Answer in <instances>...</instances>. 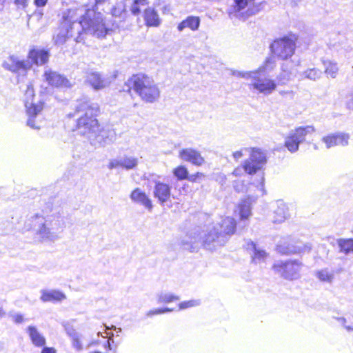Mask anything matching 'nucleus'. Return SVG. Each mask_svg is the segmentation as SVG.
<instances>
[{"mask_svg":"<svg viewBox=\"0 0 353 353\" xmlns=\"http://www.w3.org/2000/svg\"><path fill=\"white\" fill-rule=\"evenodd\" d=\"M321 75V70L315 68L307 69L299 74L301 79H307L312 81L319 79Z\"/></svg>","mask_w":353,"mask_h":353,"instance_id":"nucleus-33","label":"nucleus"},{"mask_svg":"<svg viewBox=\"0 0 353 353\" xmlns=\"http://www.w3.org/2000/svg\"><path fill=\"white\" fill-rule=\"evenodd\" d=\"M25 106L26 108V112L28 115L27 125L35 130H39L41 128V120L36 119L39 117L40 113L43 110V103L39 102L34 103L32 99L34 97V91L32 84L26 85L25 90Z\"/></svg>","mask_w":353,"mask_h":353,"instance_id":"nucleus-8","label":"nucleus"},{"mask_svg":"<svg viewBox=\"0 0 353 353\" xmlns=\"http://www.w3.org/2000/svg\"><path fill=\"white\" fill-rule=\"evenodd\" d=\"M257 192L254 195L248 196L247 199L242 200L239 204V215L241 220L248 219L252 214L251 204L257 197L263 196L265 193L264 189V178L261 177L259 184L256 186Z\"/></svg>","mask_w":353,"mask_h":353,"instance_id":"nucleus-14","label":"nucleus"},{"mask_svg":"<svg viewBox=\"0 0 353 353\" xmlns=\"http://www.w3.org/2000/svg\"><path fill=\"white\" fill-rule=\"evenodd\" d=\"M68 334L72 340V347L77 351L82 350L81 335L74 330H68Z\"/></svg>","mask_w":353,"mask_h":353,"instance_id":"nucleus-36","label":"nucleus"},{"mask_svg":"<svg viewBox=\"0 0 353 353\" xmlns=\"http://www.w3.org/2000/svg\"><path fill=\"white\" fill-rule=\"evenodd\" d=\"M236 223L234 219L227 216L221 220L216 225H213L219 229V232L221 235H225L227 241L229 238L234 233L236 230Z\"/></svg>","mask_w":353,"mask_h":353,"instance_id":"nucleus-19","label":"nucleus"},{"mask_svg":"<svg viewBox=\"0 0 353 353\" xmlns=\"http://www.w3.org/2000/svg\"><path fill=\"white\" fill-rule=\"evenodd\" d=\"M314 149H316V150H317V149H318V148H317V146H316V145H314Z\"/></svg>","mask_w":353,"mask_h":353,"instance_id":"nucleus-60","label":"nucleus"},{"mask_svg":"<svg viewBox=\"0 0 353 353\" xmlns=\"http://www.w3.org/2000/svg\"><path fill=\"white\" fill-rule=\"evenodd\" d=\"M315 132L313 125L300 126L292 130L285 138L284 145L291 153L297 152L308 135Z\"/></svg>","mask_w":353,"mask_h":353,"instance_id":"nucleus-11","label":"nucleus"},{"mask_svg":"<svg viewBox=\"0 0 353 353\" xmlns=\"http://www.w3.org/2000/svg\"><path fill=\"white\" fill-rule=\"evenodd\" d=\"M44 77L46 81L52 86L63 88H68L72 86L70 80L65 77L50 69L46 70Z\"/></svg>","mask_w":353,"mask_h":353,"instance_id":"nucleus-17","label":"nucleus"},{"mask_svg":"<svg viewBox=\"0 0 353 353\" xmlns=\"http://www.w3.org/2000/svg\"><path fill=\"white\" fill-rule=\"evenodd\" d=\"M74 113H70L69 117L79 116L76 125L77 132L90 141L97 131L99 121L95 118L99 112V106L86 97L76 101L74 104Z\"/></svg>","mask_w":353,"mask_h":353,"instance_id":"nucleus-3","label":"nucleus"},{"mask_svg":"<svg viewBox=\"0 0 353 353\" xmlns=\"http://www.w3.org/2000/svg\"><path fill=\"white\" fill-rule=\"evenodd\" d=\"M231 74L232 76L241 77L248 81H250L251 76L252 74V71H239V70H231Z\"/></svg>","mask_w":353,"mask_h":353,"instance_id":"nucleus-40","label":"nucleus"},{"mask_svg":"<svg viewBox=\"0 0 353 353\" xmlns=\"http://www.w3.org/2000/svg\"><path fill=\"white\" fill-rule=\"evenodd\" d=\"M265 163V154L259 149H252L249 159L243 163L242 167L235 168L232 174L239 176L242 175L243 172L248 174H254L259 170L263 169Z\"/></svg>","mask_w":353,"mask_h":353,"instance_id":"nucleus-9","label":"nucleus"},{"mask_svg":"<svg viewBox=\"0 0 353 353\" xmlns=\"http://www.w3.org/2000/svg\"><path fill=\"white\" fill-rule=\"evenodd\" d=\"M114 137V132L112 130L101 128L99 124L97 131L90 141L92 145L103 146L110 143L113 141Z\"/></svg>","mask_w":353,"mask_h":353,"instance_id":"nucleus-16","label":"nucleus"},{"mask_svg":"<svg viewBox=\"0 0 353 353\" xmlns=\"http://www.w3.org/2000/svg\"><path fill=\"white\" fill-rule=\"evenodd\" d=\"M112 14L113 16H116V17L118 16L119 14V9L117 8H113L112 10Z\"/></svg>","mask_w":353,"mask_h":353,"instance_id":"nucleus-53","label":"nucleus"},{"mask_svg":"<svg viewBox=\"0 0 353 353\" xmlns=\"http://www.w3.org/2000/svg\"><path fill=\"white\" fill-rule=\"evenodd\" d=\"M337 320L347 332H353V322L348 323L347 319L345 317H339Z\"/></svg>","mask_w":353,"mask_h":353,"instance_id":"nucleus-41","label":"nucleus"},{"mask_svg":"<svg viewBox=\"0 0 353 353\" xmlns=\"http://www.w3.org/2000/svg\"><path fill=\"white\" fill-rule=\"evenodd\" d=\"M147 4V0H134L130 7V11L133 14L137 15Z\"/></svg>","mask_w":353,"mask_h":353,"instance_id":"nucleus-37","label":"nucleus"},{"mask_svg":"<svg viewBox=\"0 0 353 353\" xmlns=\"http://www.w3.org/2000/svg\"><path fill=\"white\" fill-rule=\"evenodd\" d=\"M235 6L234 10L236 12H240L244 9L248 5V0H234Z\"/></svg>","mask_w":353,"mask_h":353,"instance_id":"nucleus-44","label":"nucleus"},{"mask_svg":"<svg viewBox=\"0 0 353 353\" xmlns=\"http://www.w3.org/2000/svg\"><path fill=\"white\" fill-rule=\"evenodd\" d=\"M303 264L299 260H288L276 261L273 265L275 272L287 280H296L301 277V271Z\"/></svg>","mask_w":353,"mask_h":353,"instance_id":"nucleus-12","label":"nucleus"},{"mask_svg":"<svg viewBox=\"0 0 353 353\" xmlns=\"http://www.w3.org/2000/svg\"><path fill=\"white\" fill-rule=\"evenodd\" d=\"M27 332L31 339L32 343L37 347H43L46 344V339L43 335L40 333L38 329L34 326H28Z\"/></svg>","mask_w":353,"mask_h":353,"instance_id":"nucleus-27","label":"nucleus"},{"mask_svg":"<svg viewBox=\"0 0 353 353\" xmlns=\"http://www.w3.org/2000/svg\"><path fill=\"white\" fill-rule=\"evenodd\" d=\"M337 244L340 252L346 255L353 254V239H339Z\"/></svg>","mask_w":353,"mask_h":353,"instance_id":"nucleus-30","label":"nucleus"},{"mask_svg":"<svg viewBox=\"0 0 353 353\" xmlns=\"http://www.w3.org/2000/svg\"><path fill=\"white\" fill-rule=\"evenodd\" d=\"M105 0H90V3H94V6L103 3Z\"/></svg>","mask_w":353,"mask_h":353,"instance_id":"nucleus-52","label":"nucleus"},{"mask_svg":"<svg viewBox=\"0 0 353 353\" xmlns=\"http://www.w3.org/2000/svg\"><path fill=\"white\" fill-rule=\"evenodd\" d=\"M250 247L253 250V255L252 258L254 263H260L265 261L268 257V254L264 250L257 248L253 242L248 244V248Z\"/></svg>","mask_w":353,"mask_h":353,"instance_id":"nucleus-31","label":"nucleus"},{"mask_svg":"<svg viewBox=\"0 0 353 353\" xmlns=\"http://www.w3.org/2000/svg\"><path fill=\"white\" fill-rule=\"evenodd\" d=\"M276 208L274 210L272 221L275 223L283 222L289 216L288 208L283 201H278Z\"/></svg>","mask_w":353,"mask_h":353,"instance_id":"nucleus-26","label":"nucleus"},{"mask_svg":"<svg viewBox=\"0 0 353 353\" xmlns=\"http://www.w3.org/2000/svg\"><path fill=\"white\" fill-rule=\"evenodd\" d=\"M316 277L321 282L332 283L334 279V271L327 268L315 272Z\"/></svg>","mask_w":353,"mask_h":353,"instance_id":"nucleus-29","label":"nucleus"},{"mask_svg":"<svg viewBox=\"0 0 353 353\" xmlns=\"http://www.w3.org/2000/svg\"><path fill=\"white\" fill-rule=\"evenodd\" d=\"M114 330H116L117 332H121L122 331V330H121V327L116 328V327H114Z\"/></svg>","mask_w":353,"mask_h":353,"instance_id":"nucleus-56","label":"nucleus"},{"mask_svg":"<svg viewBox=\"0 0 353 353\" xmlns=\"http://www.w3.org/2000/svg\"><path fill=\"white\" fill-rule=\"evenodd\" d=\"M229 15L230 17L232 18V12H229Z\"/></svg>","mask_w":353,"mask_h":353,"instance_id":"nucleus-58","label":"nucleus"},{"mask_svg":"<svg viewBox=\"0 0 353 353\" xmlns=\"http://www.w3.org/2000/svg\"><path fill=\"white\" fill-rule=\"evenodd\" d=\"M192 177H193V176H190V178L189 179H190V181H193L194 179H193V178H192Z\"/></svg>","mask_w":353,"mask_h":353,"instance_id":"nucleus-59","label":"nucleus"},{"mask_svg":"<svg viewBox=\"0 0 353 353\" xmlns=\"http://www.w3.org/2000/svg\"><path fill=\"white\" fill-rule=\"evenodd\" d=\"M323 64L325 66V74L332 78H335L339 71L337 63L330 60H324Z\"/></svg>","mask_w":353,"mask_h":353,"instance_id":"nucleus-34","label":"nucleus"},{"mask_svg":"<svg viewBox=\"0 0 353 353\" xmlns=\"http://www.w3.org/2000/svg\"><path fill=\"white\" fill-rule=\"evenodd\" d=\"M349 140L350 134L342 132L330 133L321 138V142L325 144L326 149L336 146H347L349 144Z\"/></svg>","mask_w":353,"mask_h":353,"instance_id":"nucleus-15","label":"nucleus"},{"mask_svg":"<svg viewBox=\"0 0 353 353\" xmlns=\"http://www.w3.org/2000/svg\"><path fill=\"white\" fill-rule=\"evenodd\" d=\"M296 40L294 34L276 39L270 46L273 55L281 60L290 59L294 54Z\"/></svg>","mask_w":353,"mask_h":353,"instance_id":"nucleus-10","label":"nucleus"},{"mask_svg":"<svg viewBox=\"0 0 353 353\" xmlns=\"http://www.w3.org/2000/svg\"><path fill=\"white\" fill-rule=\"evenodd\" d=\"M252 149L253 148H242L240 150L233 152L232 157L235 161H239V159H240L242 157L244 156L245 152H250L251 153Z\"/></svg>","mask_w":353,"mask_h":353,"instance_id":"nucleus-43","label":"nucleus"},{"mask_svg":"<svg viewBox=\"0 0 353 353\" xmlns=\"http://www.w3.org/2000/svg\"><path fill=\"white\" fill-rule=\"evenodd\" d=\"M270 62V60L268 59L265 65H262L257 70H252V74L248 83V87L253 93L268 96L276 90L277 87L276 81L265 74L267 65Z\"/></svg>","mask_w":353,"mask_h":353,"instance_id":"nucleus-7","label":"nucleus"},{"mask_svg":"<svg viewBox=\"0 0 353 353\" xmlns=\"http://www.w3.org/2000/svg\"><path fill=\"white\" fill-rule=\"evenodd\" d=\"M9 316L11 318L12 321L17 324L22 323L25 321L23 316L20 313L11 312L9 313Z\"/></svg>","mask_w":353,"mask_h":353,"instance_id":"nucleus-42","label":"nucleus"},{"mask_svg":"<svg viewBox=\"0 0 353 353\" xmlns=\"http://www.w3.org/2000/svg\"><path fill=\"white\" fill-rule=\"evenodd\" d=\"M155 315L172 312L174 310L169 307L154 309Z\"/></svg>","mask_w":353,"mask_h":353,"instance_id":"nucleus-47","label":"nucleus"},{"mask_svg":"<svg viewBox=\"0 0 353 353\" xmlns=\"http://www.w3.org/2000/svg\"><path fill=\"white\" fill-rule=\"evenodd\" d=\"M138 164V159L134 157H123L111 161L108 165L110 169L122 168L126 170L134 168Z\"/></svg>","mask_w":353,"mask_h":353,"instance_id":"nucleus-20","label":"nucleus"},{"mask_svg":"<svg viewBox=\"0 0 353 353\" xmlns=\"http://www.w3.org/2000/svg\"><path fill=\"white\" fill-rule=\"evenodd\" d=\"M155 315L154 314V310H150L146 313V316L148 317H151L152 316Z\"/></svg>","mask_w":353,"mask_h":353,"instance_id":"nucleus-54","label":"nucleus"},{"mask_svg":"<svg viewBox=\"0 0 353 353\" xmlns=\"http://www.w3.org/2000/svg\"><path fill=\"white\" fill-rule=\"evenodd\" d=\"M234 190L238 192H243L245 190V185L243 182L239 181H235L233 184Z\"/></svg>","mask_w":353,"mask_h":353,"instance_id":"nucleus-46","label":"nucleus"},{"mask_svg":"<svg viewBox=\"0 0 353 353\" xmlns=\"http://www.w3.org/2000/svg\"><path fill=\"white\" fill-rule=\"evenodd\" d=\"M28 229L35 231L39 239L42 241H54L64 228V221L58 208L52 202L43 206L40 212L31 216L26 223Z\"/></svg>","mask_w":353,"mask_h":353,"instance_id":"nucleus-2","label":"nucleus"},{"mask_svg":"<svg viewBox=\"0 0 353 353\" xmlns=\"http://www.w3.org/2000/svg\"><path fill=\"white\" fill-rule=\"evenodd\" d=\"M30 0H14V4L18 7V8L26 9L30 2Z\"/></svg>","mask_w":353,"mask_h":353,"instance_id":"nucleus-45","label":"nucleus"},{"mask_svg":"<svg viewBox=\"0 0 353 353\" xmlns=\"http://www.w3.org/2000/svg\"><path fill=\"white\" fill-rule=\"evenodd\" d=\"M160 176L152 174L148 179L151 183L154 184L153 196L158 199L161 205H163L170 200L171 196V186L161 181Z\"/></svg>","mask_w":353,"mask_h":353,"instance_id":"nucleus-13","label":"nucleus"},{"mask_svg":"<svg viewBox=\"0 0 353 353\" xmlns=\"http://www.w3.org/2000/svg\"><path fill=\"white\" fill-rule=\"evenodd\" d=\"M179 300V296L171 292H161L157 294L158 303H170Z\"/></svg>","mask_w":353,"mask_h":353,"instance_id":"nucleus-32","label":"nucleus"},{"mask_svg":"<svg viewBox=\"0 0 353 353\" xmlns=\"http://www.w3.org/2000/svg\"><path fill=\"white\" fill-rule=\"evenodd\" d=\"M294 76V72L289 70L284 65H282L281 72L277 76V81L281 85L286 84Z\"/></svg>","mask_w":353,"mask_h":353,"instance_id":"nucleus-35","label":"nucleus"},{"mask_svg":"<svg viewBox=\"0 0 353 353\" xmlns=\"http://www.w3.org/2000/svg\"><path fill=\"white\" fill-rule=\"evenodd\" d=\"M86 81L95 90L104 88L110 83V81L108 79L102 77V75L97 72H89L86 77Z\"/></svg>","mask_w":353,"mask_h":353,"instance_id":"nucleus-22","label":"nucleus"},{"mask_svg":"<svg viewBox=\"0 0 353 353\" xmlns=\"http://www.w3.org/2000/svg\"><path fill=\"white\" fill-rule=\"evenodd\" d=\"M41 353H56V350L53 347H44Z\"/></svg>","mask_w":353,"mask_h":353,"instance_id":"nucleus-49","label":"nucleus"},{"mask_svg":"<svg viewBox=\"0 0 353 353\" xmlns=\"http://www.w3.org/2000/svg\"><path fill=\"white\" fill-rule=\"evenodd\" d=\"M113 334H111V336H110L109 340L107 341V344L105 345V348L109 349L110 350H112L110 341L113 343L114 341L112 339Z\"/></svg>","mask_w":353,"mask_h":353,"instance_id":"nucleus-51","label":"nucleus"},{"mask_svg":"<svg viewBox=\"0 0 353 353\" xmlns=\"http://www.w3.org/2000/svg\"><path fill=\"white\" fill-rule=\"evenodd\" d=\"M131 89L146 103H152L160 97L159 88L154 79L145 74H134L125 82L123 90L130 92Z\"/></svg>","mask_w":353,"mask_h":353,"instance_id":"nucleus-5","label":"nucleus"},{"mask_svg":"<svg viewBox=\"0 0 353 353\" xmlns=\"http://www.w3.org/2000/svg\"><path fill=\"white\" fill-rule=\"evenodd\" d=\"M227 242L225 235H221L215 226H209L202 233L190 232L181 240V246L184 250L194 252L199 243L208 250L224 245Z\"/></svg>","mask_w":353,"mask_h":353,"instance_id":"nucleus-4","label":"nucleus"},{"mask_svg":"<svg viewBox=\"0 0 353 353\" xmlns=\"http://www.w3.org/2000/svg\"><path fill=\"white\" fill-rule=\"evenodd\" d=\"M41 294L40 299L43 302L61 301L66 299L62 292L56 290H41Z\"/></svg>","mask_w":353,"mask_h":353,"instance_id":"nucleus-25","label":"nucleus"},{"mask_svg":"<svg viewBox=\"0 0 353 353\" xmlns=\"http://www.w3.org/2000/svg\"><path fill=\"white\" fill-rule=\"evenodd\" d=\"M200 25V19L198 17L189 16L182 21L177 26L179 31L181 32L185 28H190L191 30H197Z\"/></svg>","mask_w":353,"mask_h":353,"instance_id":"nucleus-28","label":"nucleus"},{"mask_svg":"<svg viewBox=\"0 0 353 353\" xmlns=\"http://www.w3.org/2000/svg\"><path fill=\"white\" fill-rule=\"evenodd\" d=\"M98 335H99H99H101V332H98Z\"/></svg>","mask_w":353,"mask_h":353,"instance_id":"nucleus-61","label":"nucleus"},{"mask_svg":"<svg viewBox=\"0 0 353 353\" xmlns=\"http://www.w3.org/2000/svg\"><path fill=\"white\" fill-rule=\"evenodd\" d=\"M130 199L134 202L141 204L149 210H151L152 208V204L150 199L139 188H137L132 192Z\"/></svg>","mask_w":353,"mask_h":353,"instance_id":"nucleus-24","label":"nucleus"},{"mask_svg":"<svg viewBox=\"0 0 353 353\" xmlns=\"http://www.w3.org/2000/svg\"><path fill=\"white\" fill-rule=\"evenodd\" d=\"M173 173L176 177L179 180H183L187 178L188 172L186 168L184 166H179L175 168Z\"/></svg>","mask_w":353,"mask_h":353,"instance_id":"nucleus-39","label":"nucleus"},{"mask_svg":"<svg viewBox=\"0 0 353 353\" xmlns=\"http://www.w3.org/2000/svg\"><path fill=\"white\" fill-rule=\"evenodd\" d=\"M310 247L303 244L301 242H296L295 245L292 244H279L276 246V250L282 254H300L308 252Z\"/></svg>","mask_w":353,"mask_h":353,"instance_id":"nucleus-18","label":"nucleus"},{"mask_svg":"<svg viewBox=\"0 0 353 353\" xmlns=\"http://www.w3.org/2000/svg\"><path fill=\"white\" fill-rule=\"evenodd\" d=\"M49 53L44 50H32L29 52L28 59L31 60H21L14 55L10 56L3 63V67L13 73L24 77L32 63L43 65L48 61Z\"/></svg>","mask_w":353,"mask_h":353,"instance_id":"nucleus-6","label":"nucleus"},{"mask_svg":"<svg viewBox=\"0 0 353 353\" xmlns=\"http://www.w3.org/2000/svg\"><path fill=\"white\" fill-rule=\"evenodd\" d=\"M347 105L349 109H351L353 110V93L350 95V98L349 101H347Z\"/></svg>","mask_w":353,"mask_h":353,"instance_id":"nucleus-50","label":"nucleus"},{"mask_svg":"<svg viewBox=\"0 0 353 353\" xmlns=\"http://www.w3.org/2000/svg\"><path fill=\"white\" fill-rule=\"evenodd\" d=\"M5 314L4 311L0 307V317H2Z\"/></svg>","mask_w":353,"mask_h":353,"instance_id":"nucleus-55","label":"nucleus"},{"mask_svg":"<svg viewBox=\"0 0 353 353\" xmlns=\"http://www.w3.org/2000/svg\"><path fill=\"white\" fill-rule=\"evenodd\" d=\"M179 157L182 160L190 162L196 165H201L204 163V159L201 154L192 148L181 150L179 152Z\"/></svg>","mask_w":353,"mask_h":353,"instance_id":"nucleus-21","label":"nucleus"},{"mask_svg":"<svg viewBox=\"0 0 353 353\" xmlns=\"http://www.w3.org/2000/svg\"><path fill=\"white\" fill-rule=\"evenodd\" d=\"M77 11L81 15L80 21L70 23L65 20L62 23L59 33L54 37L57 45H62L69 37H73L76 42L80 43L83 41V32L98 38H103L108 33L109 29L103 23V14L97 12L94 7L92 9H85L84 14H82V9Z\"/></svg>","mask_w":353,"mask_h":353,"instance_id":"nucleus-1","label":"nucleus"},{"mask_svg":"<svg viewBox=\"0 0 353 353\" xmlns=\"http://www.w3.org/2000/svg\"><path fill=\"white\" fill-rule=\"evenodd\" d=\"M143 19L147 26L158 27L161 22L157 11L151 7L144 9Z\"/></svg>","mask_w":353,"mask_h":353,"instance_id":"nucleus-23","label":"nucleus"},{"mask_svg":"<svg viewBox=\"0 0 353 353\" xmlns=\"http://www.w3.org/2000/svg\"><path fill=\"white\" fill-rule=\"evenodd\" d=\"M48 1V0H34V4L37 8H41L44 7L47 4Z\"/></svg>","mask_w":353,"mask_h":353,"instance_id":"nucleus-48","label":"nucleus"},{"mask_svg":"<svg viewBox=\"0 0 353 353\" xmlns=\"http://www.w3.org/2000/svg\"><path fill=\"white\" fill-rule=\"evenodd\" d=\"M5 1L6 0H0V6H2Z\"/></svg>","mask_w":353,"mask_h":353,"instance_id":"nucleus-57","label":"nucleus"},{"mask_svg":"<svg viewBox=\"0 0 353 353\" xmlns=\"http://www.w3.org/2000/svg\"><path fill=\"white\" fill-rule=\"evenodd\" d=\"M201 301L200 299H191L189 301H185L181 302L179 304V310H185L193 307H196L200 305Z\"/></svg>","mask_w":353,"mask_h":353,"instance_id":"nucleus-38","label":"nucleus"}]
</instances>
